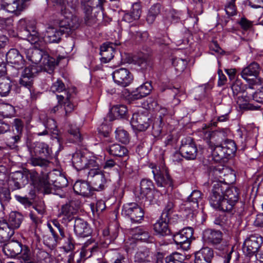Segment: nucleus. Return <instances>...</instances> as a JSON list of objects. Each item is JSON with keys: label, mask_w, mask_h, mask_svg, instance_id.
Segmentation results:
<instances>
[{"label": "nucleus", "mask_w": 263, "mask_h": 263, "mask_svg": "<svg viewBox=\"0 0 263 263\" xmlns=\"http://www.w3.org/2000/svg\"><path fill=\"white\" fill-rule=\"evenodd\" d=\"M8 63L13 65L17 69L22 68L25 64V61L20 52L15 49H11L6 54Z\"/></svg>", "instance_id": "f3484780"}, {"label": "nucleus", "mask_w": 263, "mask_h": 263, "mask_svg": "<svg viewBox=\"0 0 263 263\" xmlns=\"http://www.w3.org/2000/svg\"><path fill=\"white\" fill-rule=\"evenodd\" d=\"M33 82V78L25 76H21L20 80V84L21 85L29 88L32 86Z\"/></svg>", "instance_id": "e2e57ef3"}, {"label": "nucleus", "mask_w": 263, "mask_h": 263, "mask_svg": "<svg viewBox=\"0 0 263 263\" xmlns=\"http://www.w3.org/2000/svg\"><path fill=\"white\" fill-rule=\"evenodd\" d=\"M134 236L136 239L144 241H148L151 238L148 232L140 228H136Z\"/></svg>", "instance_id": "3c124183"}, {"label": "nucleus", "mask_w": 263, "mask_h": 263, "mask_svg": "<svg viewBox=\"0 0 263 263\" xmlns=\"http://www.w3.org/2000/svg\"><path fill=\"white\" fill-rule=\"evenodd\" d=\"M263 242L262 238L258 235H251L243 242L242 251L249 257L256 254Z\"/></svg>", "instance_id": "0eeeda50"}, {"label": "nucleus", "mask_w": 263, "mask_h": 263, "mask_svg": "<svg viewBox=\"0 0 263 263\" xmlns=\"http://www.w3.org/2000/svg\"><path fill=\"white\" fill-rule=\"evenodd\" d=\"M21 257L25 261H30L31 259V253L29 248L24 245H22V251H21Z\"/></svg>", "instance_id": "680f3d73"}, {"label": "nucleus", "mask_w": 263, "mask_h": 263, "mask_svg": "<svg viewBox=\"0 0 263 263\" xmlns=\"http://www.w3.org/2000/svg\"><path fill=\"white\" fill-rule=\"evenodd\" d=\"M51 90L54 92H62L64 91V93H68L66 90L64 84L60 80H58L55 82L53 83L51 87Z\"/></svg>", "instance_id": "5fc2aeb1"}, {"label": "nucleus", "mask_w": 263, "mask_h": 263, "mask_svg": "<svg viewBox=\"0 0 263 263\" xmlns=\"http://www.w3.org/2000/svg\"><path fill=\"white\" fill-rule=\"evenodd\" d=\"M203 238L208 243L214 246L224 243L223 234L219 230L209 229L203 233Z\"/></svg>", "instance_id": "dca6fc26"}, {"label": "nucleus", "mask_w": 263, "mask_h": 263, "mask_svg": "<svg viewBox=\"0 0 263 263\" xmlns=\"http://www.w3.org/2000/svg\"><path fill=\"white\" fill-rule=\"evenodd\" d=\"M72 162L74 167L78 171L85 168L90 170V168L99 166L95 157L81 151L77 152L73 155Z\"/></svg>", "instance_id": "7ed1b4c3"}, {"label": "nucleus", "mask_w": 263, "mask_h": 263, "mask_svg": "<svg viewBox=\"0 0 263 263\" xmlns=\"http://www.w3.org/2000/svg\"><path fill=\"white\" fill-rule=\"evenodd\" d=\"M77 210L73 207V202L71 201L62 206L58 216L63 217V222H68L72 220Z\"/></svg>", "instance_id": "393cba45"}, {"label": "nucleus", "mask_w": 263, "mask_h": 263, "mask_svg": "<svg viewBox=\"0 0 263 263\" xmlns=\"http://www.w3.org/2000/svg\"><path fill=\"white\" fill-rule=\"evenodd\" d=\"M74 192L85 197H89L93 194V189L90 184L85 181L79 180L76 181L73 186Z\"/></svg>", "instance_id": "aec40b11"}, {"label": "nucleus", "mask_w": 263, "mask_h": 263, "mask_svg": "<svg viewBox=\"0 0 263 263\" xmlns=\"http://www.w3.org/2000/svg\"><path fill=\"white\" fill-rule=\"evenodd\" d=\"M152 254L147 249L139 250L134 256V260L138 263H142L150 261Z\"/></svg>", "instance_id": "e433bc0d"}, {"label": "nucleus", "mask_w": 263, "mask_h": 263, "mask_svg": "<svg viewBox=\"0 0 263 263\" xmlns=\"http://www.w3.org/2000/svg\"><path fill=\"white\" fill-rule=\"evenodd\" d=\"M170 219L167 218V215L164 214L160 219L154 224V230L157 234L162 236L168 235L171 233L168 228V223Z\"/></svg>", "instance_id": "6ab92c4d"}, {"label": "nucleus", "mask_w": 263, "mask_h": 263, "mask_svg": "<svg viewBox=\"0 0 263 263\" xmlns=\"http://www.w3.org/2000/svg\"><path fill=\"white\" fill-rule=\"evenodd\" d=\"M14 233L7 222L0 221V242H4L11 237Z\"/></svg>", "instance_id": "473e14b6"}, {"label": "nucleus", "mask_w": 263, "mask_h": 263, "mask_svg": "<svg viewBox=\"0 0 263 263\" xmlns=\"http://www.w3.org/2000/svg\"><path fill=\"white\" fill-rule=\"evenodd\" d=\"M68 133L73 136V140L75 142H81L82 141V138L80 133V129L76 125L69 124L68 126Z\"/></svg>", "instance_id": "8fccbe9b"}, {"label": "nucleus", "mask_w": 263, "mask_h": 263, "mask_svg": "<svg viewBox=\"0 0 263 263\" xmlns=\"http://www.w3.org/2000/svg\"><path fill=\"white\" fill-rule=\"evenodd\" d=\"M229 130L227 128L211 132L209 130L203 131V138L206 140L209 145H219L227 140Z\"/></svg>", "instance_id": "6e6552de"}, {"label": "nucleus", "mask_w": 263, "mask_h": 263, "mask_svg": "<svg viewBox=\"0 0 263 263\" xmlns=\"http://www.w3.org/2000/svg\"><path fill=\"white\" fill-rule=\"evenodd\" d=\"M70 95L69 93H65V95H57V99L58 100V103L61 104L65 98L66 101L64 102V109L65 114L67 115L68 113L71 112L73 109V105L69 101Z\"/></svg>", "instance_id": "a19ab883"}, {"label": "nucleus", "mask_w": 263, "mask_h": 263, "mask_svg": "<svg viewBox=\"0 0 263 263\" xmlns=\"http://www.w3.org/2000/svg\"><path fill=\"white\" fill-rule=\"evenodd\" d=\"M122 214L128 217L132 223H139L143 219L144 210L137 203H128L123 205Z\"/></svg>", "instance_id": "20e7f679"}, {"label": "nucleus", "mask_w": 263, "mask_h": 263, "mask_svg": "<svg viewBox=\"0 0 263 263\" xmlns=\"http://www.w3.org/2000/svg\"><path fill=\"white\" fill-rule=\"evenodd\" d=\"M63 59H64V57L62 56H59L57 59H55L47 54H44L41 63V66L43 67L45 71L50 73L53 71L54 68L58 65L59 62Z\"/></svg>", "instance_id": "a878e982"}, {"label": "nucleus", "mask_w": 263, "mask_h": 263, "mask_svg": "<svg viewBox=\"0 0 263 263\" xmlns=\"http://www.w3.org/2000/svg\"><path fill=\"white\" fill-rule=\"evenodd\" d=\"M135 194L140 199H145L148 204H152L155 199L153 182L149 180L142 179L140 187L136 190Z\"/></svg>", "instance_id": "39448f33"}, {"label": "nucleus", "mask_w": 263, "mask_h": 263, "mask_svg": "<svg viewBox=\"0 0 263 263\" xmlns=\"http://www.w3.org/2000/svg\"><path fill=\"white\" fill-rule=\"evenodd\" d=\"M11 86V82L9 78L0 77V95L1 96H7L10 91Z\"/></svg>", "instance_id": "4c0bfd02"}, {"label": "nucleus", "mask_w": 263, "mask_h": 263, "mask_svg": "<svg viewBox=\"0 0 263 263\" xmlns=\"http://www.w3.org/2000/svg\"><path fill=\"white\" fill-rule=\"evenodd\" d=\"M53 185L58 188H63L67 185L68 181L67 179L63 175H59L55 176L54 174V178L51 180Z\"/></svg>", "instance_id": "09e8293b"}, {"label": "nucleus", "mask_w": 263, "mask_h": 263, "mask_svg": "<svg viewBox=\"0 0 263 263\" xmlns=\"http://www.w3.org/2000/svg\"><path fill=\"white\" fill-rule=\"evenodd\" d=\"M180 153L182 156L187 160L196 159L198 149L194 140L191 137H186L182 140Z\"/></svg>", "instance_id": "423d86ee"}, {"label": "nucleus", "mask_w": 263, "mask_h": 263, "mask_svg": "<svg viewBox=\"0 0 263 263\" xmlns=\"http://www.w3.org/2000/svg\"><path fill=\"white\" fill-rule=\"evenodd\" d=\"M195 255V263H211L214 256L213 251L209 247H203L196 252Z\"/></svg>", "instance_id": "a211bd4d"}, {"label": "nucleus", "mask_w": 263, "mask_h": 263, "mask_svg": "<svg viewBox=\"0 0 263 263\" xmlns=\"http://www.w3.org/2000/svg\"><path fill=\"white\" fill-rule=\"evenodd\" d=\"M129 33L133 40H135L138 42L144 40L147 37V33H141L137 30L135 26H131L129 28Z\"/></svg>", "instance_id": "49530a36"}, {"label": "nucleus", "mask_w": 263, "mask_h": 263, "mask_svg": "<svg viewBox=\"0 0 263 263\" xmlns=\"http://www.w3.org/2000/svg\"><path fill=\"white\" fill-rule=\"evenodd\" d=\"M135 63L141 67L142 69H146L152 65V57L147 53L142 54L133 57Z\"/></svg>", "instance_id": "7c9ffc66"}, {"label": "nucleus", "mask_w": 263, "mask_h": 263, "mask_svg": "<svg viewBox=\"0 0 263 263\" xmlns=\"http://www.w3.org/2000/svg\"><path fill=\"white\" fill-rule=\"evenodd\" d=\"M160 12V6L159 4H157L152 6L146 17L147 22L149 24L153 23Z\"/></svg>", "instance_id": "a18cd8bd"}, {"label": "nucleus", "mask_w": 263, "mask_h": 263, "mask_svg": "<svg viewBox=\"0 0 263 263\" xmlns=\"http://www.w3.org/2000/svg\"><path fill=\"white\" fill-rule=\"evenodd\" d=\"M241 84L239 81H236L232 85L231 88L234 96H237L241 93L243 89L241 88Z\"/></svg>", "instance_id": "774afa93"}, {"label": "nucleus", "mask_w": 263, "mask_h": 263, "mask_svg": "<svg viewBox=\"0 0 263 263\" xmlns=\"http://www.w3.org/2000/svg\"><path fill=\"white\" fill-rule=\"evenodd\" d=\"M222 196L226 198V200L231 201L232 203L236 204L239 200V190L235 186L228 187L227 184V187L222 191Z\"/></svg>", "instance_id": "c756f323"}, {"label": "nucleus", "mask_w": 263, "mask_h": 263, "mask_svg": "<svg viewBox=\"0 0 263 263\" xmlns=\"http://www.w3.org/2000/svg\"><path fill=\"white\" fill-rule=\"evenodd\" d=\"M111 42L104 43L100 47L101 61L103 63L109 62L114 57L115 46L117 45Z\"/></svg>", "instance_id": "4be33fe9"}, {"label": "nucleus", "mask_w": 263, "mask_h": 263, "mask_svg": "<svg viewBox=\"0 0 263 263\" xmlns=\"http://www.w3.org/2000/svg\"><path fill=\"white\" fill-rule=\"evenodd\" d=\"M28 24V21L25 19H22L19 21L21 29L24 32V35L27 37V40L31 44H36L39 40L38 33L33 25Z\"/></svg>", "instance_id": "2eb2a0df"}, {"label": "nucleus", "mask_w": 263, "mask_h": 263, "mask_svg": "<svg viewBox=\"0 0 263 263\" xmlns=\"http://www.w3.org/2000/svg\"><path fill=\"white\" fill-rule=\"evenodd\" d=\"M194 231L193 228L187 227L182 229L173 236L175 243L184 250H187L191 244Z\"/></svg>", "instance_id": "1a4fd4ad"}, {"label": "nucleus", "mask_w": 263, "mask_h": 263, "mask_svg": "<svg viewBox=\"0 0 263 263\" xmlns=\"http://www.w3.org/2000/svg\"><path fill=\"white\" fill-rule=\"evenodd\" d=\"M116 139L123 144H127L129 141V135L127 132L120 128H118L116 130Z\"/></svg>", "instance_id": "de8ad7c7"}, {"label": "nucleus", "mask_w": 263, "mask_h": 263, "mask_svg": "<svg viewBox=\"0 0 263 263\" xmlns=\"http://www.w3.org/2000/svg\"><path fill=\"white\" fill-rule=\"evenodd\" d=\"M149 166L152 169L154 178L158 186H162L172 183V179L167 169L160 170L154 164H151Z\"/></svg>", "instance_id": "f8f14e48"}, {"label": "nucleus", "mask_w": 263, "mask_h": 263, "mask_svg": "<svg viewBox=\"0 0 263 263\" xmlns=\"http://www.w3.org/2000/svg\"><path fill=\"white\" fill-rule=\"evenodd\" d=\"M227 187V184L222 182L214 183L210 197V202L215 209L233 214L236 212V204L226 200L222 196V191Z\"/></svg>", "instance_id": "f257e3e1"}, {"label": "nucleus", "mask_w": 263, "mask_h": 263, "mask_svg": "<svg viewBox=\"0 0 263 263\" xmlns=\"http://www.w3.org/2000/svg\"><path fill=\"white\" fill-rule=\"evenodd\" d=\"M162 117L160 116L158 118H155L152 125V135L155 137H158L160 136L163 128Z\"/></svg>", "instance_id": "ea45409f"}, {"label": "nucleus", "mask_w": 263, "mask_h": 263, "mask_svg": "<svg viewBox=\"0 0 263 263\" xmlns=\"http://www.w3.org/2000/svg\"><path fill=\"white\" fill-rule=\"evenodd\" d=\"M252 97L253 100L256 102L263 103V87L261 88V89L253 93Z\"/></svg>", "instance_id": "338daca9"}, {"label": "nucleus", "mask_w": 263, "mask_h": 263, "mask_svg": "<svg viewBox=\"0 0 263 263\" xmlns=\"http://www.w3.org/2000/svg\"><path fill=\"white\" fill-rule=\"evenodd\" d=\"M30 163L33 166H39L41 167L47 166L49 164V161L47 158H42L40 157H32L30 159Z\"/></svg>", "instance_id": "603ef678"}, {"label": "nucleus", "mask_w": 263, "mask_h": 263, "mask_svg": "<svg viewBox=\"0 0 263 263\" xmlns=\"http://www.w3.org/2000/svg\"><path fill=\"white\" fill-rule=\"evenodd\" d=\"M260 69L258 63L252 62L242 69L241 76L243 79L249 81L248 89H253L254 86L263 84V79L258 77Z\"/></svg>", "instance_id": "f03ea898"}, {"label": "nucleus", "mask_w": 263, "mask_h": 263, "mask_svg": "<svg viewBox=\"0 0 263 263\" xmlns=\"http://www.w3.org/2000/svg\"><path fill=\"white\" fill-rule=\"evenodd\" d=\"M106 150L110 155L119 157L126 156L128 152L127 149L124 146L118 144H114L110 145L106 148Z\"/></svg>", "instance_id": "c9c22d12"}, {"label": "nucleus", "mask_w": 263, "mask_h": 263, "mask_svg": "<svg viewBox=\"0 0 263 263\" xmlns=\"http://www.w3.org/2000/svg\"><path fill=\"white\" fill-rule=\"evenodd\" d=\"M110 111L116 118H124L127 114V107L124 105H115Z\"/></svg>", "instance_id": "58836bf2"}, {"label": "nucleus", "mask_w": 263, "mask_h": 263, "mask_svg": "<svg viewBox=\"0 0 263 263\" xmlns=\"http://www.w3.org/2000/svg\"><path fill=\"white\" fill-rule=\"evenodd\" d=\"M130 12L133 14L134 18L138 20L141 13V9L140 4L137 3L134 4Z\"/></svg>", "instance_id": "bf43d9fd"}, {"label": "nucleus", "mask_w": 263, "mask_h": 263, "mask_svg": "<svg viewBox=\"0 0 263 263\" xmlns=\"http://www.w3.org/2000/svg\"><path fill=\"white\" fill-rule=\"evenodd\" d=\"M62 34L59 30L52 27H49L44 34V39L45 42L49 43H58L60 41Z\"/></svg>", "instance_id": "bb28decb"}, {"label": "nucleus", "mask_w": 263, "mask_h": 263, "mask_svg": "<svg viewBox=\"0 0 263 263\" xmlns=\"http://www.w3.org/2000/svg\"><path fill=\"white\" fill-rule=\"evenodd\" d=\"M235 1L229 0L225 5V11L227 14L229 16L236 14L237 9L235 4Z\"/></svg>", "instance_id": "864d4df0"}, {"label": "nucleus", "mask_w": 263, "mask_h": 263, "mask_svg": "<svg viewBox=\"0 0 263 263\" xmlns=\"http://www.w3.org/2000/svg\"><path fill=\"white\" fill-rule=\"evenodd\" d=\"M33 151L36 155L45 157L46 158L50 156L51 153L48 145L43 142H36L33 148Z\"/></svg>", "instance_id": "f704fd0d"}, {"label": "nucleus", "mask_w": 263, "mask_h": 263, "mask_svg": "<svg viewBox=\"0 0 263 263\" xmlns=\"http://www.w3.org/2000/svg\"><path fill=\"white\" fill-rule=\"evenodd\" d=\"M44 53L42 50L35 49L31 51L30 54L28 55V59L32 63L36 64L41 63L44 56Z\"/></svg>", "instance_id": "37998d69"}, {"label": "nucleus", "mask_w": 263, "mask_h": 263, "mask_svg": "<svg viewBox=\"0 0 263 263\" xmlns=\"http://www.w3.org/2000/svg\"><path fill=\"white\" fill-rule=\"evenodd\" d=\"M118 236L116 232H114L111 234L103 238V244L104 247H107L109 244L113 242Z\"/></svg>", "instance_id": "0e129e2a"}, {"label": "nucleus", "mask_w": 263, "mask_h": 263, "mask_svg": "<svg viewBox=\"0 0 263 263\" xmlns=\"http://www.w3.org/2000/svg\"><path fill=\"white\" fill-rule=\"evenodd\" d=\"M74 231L78 235L82 237H88L91 233V230L87 222L80 218L75 219Z\"/></svg>", "instance_id": "412c9836"}, {"label": "nucleus", "mask_w": 263, "mask_h": 263, "mask_svg": "<svg viewBox=\"0 0 263 263\" xmlns=\"http://www.w3.org/2000/svg\"><path fill=\"white\" fill-rule=\"evenodd\" d=\"M112 76L114 82L123 87L128 86L133 80L131 73L126 68H121L115 70Z\"/></svg>", "instance_id": "ddd939ff"}, {"label": "nucleus", "mask_w": 263, "mask_h": 263, "mask_svg": "<svg viewBox=\"0 0 263 263\" xmlns=\"http://www.w3.org/2000/svg\"><path fill=\"white\" fill-rule=\"evenodd\" d=\"M228 157L233 155L236 151V146L234 141L227 139L221 143Z\"/></svg>", "instance_id": "79ce46f5"}, {"label": "nucleus", "mask_w": 263, "mask_h": 263, "mask_svg": "<svg viewBox=\"0 0 263 263\" xmlns=\"http://www.w3.org/2000/svg\"><path fill=\"white\" fill-rule=\"evenodd\" d=\"M99 166L90 168L88 173V177L92 179L91 187L93 191H101L104 190L106 182L104 175L99 171Z\"/></svg>", "instance_id": "9d476101"}, {"label": "nucleus", "mask_w": 263, "mask_h": 263, "mask_svg": "<svg viewBox=\"0 0 263 263\" xmlns=\"http://www.w3.org/2000/svg\"><path fill=\"white\" fill-rule=\"evenodd\" d=\"M224 243L225 248L223 249V250L226 251L227 254L223 257V263H230V260L231 259V254L233 252V247L227 245L226 242Z\"/></svg>", "instance_id": "052dcab7"}, {"label": "nucleus", "mask_w": 263, "mask_h": 263, "mask_svg": "<svg viewBox=\"0 0 263 263\" xmlns=\"http://www.w3.org/2000/svg\"><path fill=\"white\" fill-rule=\"evenodd\" d=\"M91 8L89 7L85 12V15L84 17V20L85 23L88 25H92L97 22V18L95 16H91Z\"/></svg>", "instance_id": "4d7b16f0"}, {"label": "nucleus", "mask_w": 263, "mask_h": 263, "mask_svg": "<svg viewBox=\"0 0 263 263\" xmlns=\"http://www.w3.org/2000/svg\"><path fill=\"white\" fill-rule=\"evenodd\" d=\"M182 256L178 253H174L165 258L166 263H182Z\"/></svg>", "instance_id": "6e6d98bb"}, {"label": "nucleus", "mask_w": 263, "mask_h": 263, "mask_svg": "<svg viewBox=\"0 0 263 263\" xmlns=\"http://www.w3.org/2000/svg\"><path fill=\"white\" fill-rule=\"evenodd\" d=\"M22 245L17 241H11L4 246L3 251L7 256L14 257L21 253Z\"/></svg>", "instance_id": "b1692460"}, {"label": "nucleus", "mask_w": 263, "mask_h": 263, "mask_svg": "<svg viewBox=\"0 0 263 263\" xmlns=\"http://www.w3.org/2000/svg\"><path fill=\"white\" fill-rule=\"evenodd\" d=\"M131 124L136 129L139 131H144L150 125V118L148 114L135 113L133 114Z\"/></svg>", "instance_id": "4468645a"}, {"label": "nucleus", "mask_w": 263, "mask_h": 263, "mask_svg": "<svg viewBox=\"0 0 263 263\" xmlns=\"http://www.w3.org/2000/svg\"><path fill=\"white\" fill-rule=\"evenodd\" d=\"M36 72V69L33 66H30L26 67L22 71L21 76L28 77L34 78V73Z\"/></svg>", "instance_id": "69168bd1"}, {"label": "nucleus", "mask_w": 263, "mask_h": 263, "mask_svg": "<svg viewBox=\"0 0 263 263\" xmlns=\"http://www.w3.org/2000/svg\"><path fill=\"white\" fill-rule=\"evenodd\" d=\"M24 220L23 215L16 211H12L10 214L7 223L13 231L20 228Z\"/></svg>", "instance_id": "2f4dec72"}, {"label": "nucleus", "mask_w": 263, "mask_h": 263, "mask_svg": "<svg viewBox=\"0 0 263 263\" xmlns=\"http://www.w3.org/2000/svg\"><path fill=\"white\" fill-rule=\"evenodd\" d=\"M152 89V86L150 82H146L133 91L129 94V98L132 100L140 99L149 95Z\"/></svg>", "instance_id": "5701e85b"}, {"label": "nucleus", "mask_w": 263, "mask_h": 263, "mask_svg": "<svg viewBox=\"0 0 263 263\" xmlns=\"http://www.w3.org/2000/svg\"><path fill=\"white\" fill-rule=\"evenodd\" d=\"M212 150V155L213 159L216 162H219L224 158H228V156L221 144L219 145H214L213 146L209 145Z\"/></svg>", "instance_id": "72a5a7b5"}, {"label": "nucleus", "mask_w": 263, "mask_h": 263, "mask_svg": "<svg viewBox=\"0 0 263 263\" xmlns=\"http://www.w3.org/2000/svg\"><path fill=\"white\" fill-rule=\"evenodd\" d=\"M80 25L79 18L74 15L70 17L65 16L64 18L59 21V30L63 34L66 32L68 33L69 32L77 29Z\"/></svg>", "instance_id": "9b49d317"}, {"label": "nucleus", "mask_w": 263, "mask_h": 263, "mask_svg": "<svg viewBox=\"0 0 263 263\" xmlns=\"http://www.w3.org/2000/svg\"><path fill=\"white\" fill-rule=\"evenodd\" d=\"M19 0H3L2 7L6 11L18 14L24 9L23 5H20Z\"/></svg>", "instance_id": "c85d7f7f"}, {"label": "nucleus", "mask_w": 263, "mask_h": 263, "mask_svg": "<svg viewBox=\"0 0 263 263\" xmlns=\"http://www.w3.org/2000/svg\"><path fill=\"white\" fill-rule=\"evenodd\" d=\"M202 198L201 192L198 190H194L187 198V201L193 203V208H196L198 207V203L202 200Z\"/></svg>", "instance_id": "c03bdc74"}, {"label": "nucleus", "mask_w": 263, "mask_h": 263, "mask_svg": "<svg viewBox=\"0 0 263 263\" xmlns=\"http://www.w3.org/2000/svg\"><path fill=\"white\" fill-rule=\"evenodd\" d=\"M54 178V173H53L43 175L39 179V186L40 189L43 190L45 193H50L51 191V180H52Z\"/></svg>", "instance_id": "cd10ccee"}, {"label": "nucleus", "mask_w": 263, "mask_h": 263, "mask_svg": "<svg viewBox=\"0 0 263 263\" xmlns=\"http://www.w3.org/2000/svg\"><path fill=\"white\" fill-rule=\"evenodd\" d=\"M172 63L176 69L179 71H182L185 67V61L180 58L174 59Z\"/></svg>", "instance_id": "13d9d810"}]
</instances>
